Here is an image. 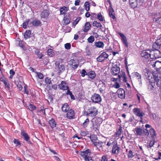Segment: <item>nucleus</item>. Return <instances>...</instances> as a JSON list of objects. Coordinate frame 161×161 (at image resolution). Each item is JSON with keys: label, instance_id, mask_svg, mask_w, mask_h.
Wrapping results in <instances>:
<instances>
[{"label": "nucleus", "instance_id": "nucleus-1", "mask_svg": "<svg viewBox=\"0 0 161 161\" xmlns=\"http://www.w3.org/2000/svg\"><path fill=\"white\" fill-rule=\"evenodd\" d=\"M97 113L98 110L95 107H91L85 112V114L86 116L91 117L95 116Z\"/></svg>", "mask_w": 161, "mask_h": 161}, {"label": "nucleus", "instance_id": "nucleus-2", "mask_svg": "<svg viewBox=\"0 0 161 161\" xmlns=\"http://www.w3.org/2000/svg\"><path fill=\"white\" fill-rule=\"evenodd\" d=\"M80 155L85 161H89L92 160L91 157V151L89 149L85 151L81 152Z\"/></svg>", "mask_w": 161, "mask_h": 161}, {"label": "nucleus", "instance_id": "nucleus-3", "mask_svg": "<svg viewBox=\"0 0 161 161\" xmlns=\"http://www.w3.org/2000/svg\"><path fill=\"white\" fill-rule=\"evenodd\" d=\"M135 130L136 132L135 134L137 136H141L144 134L146 136H148L149 135V133L146 129L137 127L135 128Z\"/></svg>", "mask_w": 161, "mask_h": 161}, {"label": "nucleus", "instance_id": "nucleus-4", "mask_svg": "<svg viewBox=\"0 0 161 161\" xmlns=\"http://www.w3.org/2000/svg\"><path fill=\"white\" fill-rule=\"evenodd\" d=\"M153 50H161V37L157 39L153 45Z\"/></svg>", "mask_w": 161, "mask_h": 161}, {"label": "nucleus", "instance_id": "nucleus-5", "mask_svg": "<svg viewBox=\"0 0 161 161\" xmlns=\"http://www.w3.org/2000/svg\"><path fill=\"white\" fill-rule=\"evenodd\" d=\"M152 16H153V21L157 23L161 24V15L159 13H152Z\"/></svg>", "mask_w": 161, "mask_h": 161}, {"label": "nucleus", "instance_id": "nucleus-6", "mask_svg": "<svg viewBox=\"0 0 161 161\" xmlns=\"http://www.w3.org/2000/svg\"><path fill=\"white\" fill-rule=\"evenodd\" d=\"M152 135H153V136H152V142H153V145H152V146L155 145L156 144V146H157V147H158L159 146V144L158 142L157 141V139L156 138V136L155 133V130L153 129L152 128Z\"/></svg>", "mask_w": 161, "mask_h": 161}, {"label": "nucleus", "instance_id": "nucleus-7", "mask_svg": "<svg viewBox=\"0 0 161 161\" xmlns=\"http://www.w3.org/2000/svg\"><path fill=\"white\" fill-rule=\"evenodd\" d=\"M154 76V80L157 85L159 87L161 88V74H158L156 76H154V73H152Z\"/></svg>", "mask_w": 161, "mask_h": 161}, {"label": "nucleus", "instance_id": "nucleus-8", "mask_svg": "<svg viewBox=\"0 0 161 161\" xmlns=\"http://www.w3.org/2000/svg\"><path fill=\"white\" fill-rule=\"evenodd\" d=\"M92 101L95 103H99L102 101L101 97L100 96L97 94H94L91 97Z\"/></svg>", "mask_w": 161, "mask_h": 161}, {"label": "nucleus", "instance_id": "nucleus-9", "mask_svg": "<svg viewBox=\"0 0 161 161\" xmlns=\"http://www.w3.org/2000/svg\"><path fill=\"white\" fill-rule=\"evenodd\" d=\"M92 122V128L93 130L96 131L99 126V123L98 122V120L97 118H93Z\"/></svg>", "mask_w": 161, "mask_h": 161}, {"label": "nucleus", "instance_id": "nucleus-10", "mask_svg": "<svg viewBox=\"0 0 161 161\" xmlns=\"http://www.w3.org/2000/svg\"><path fill=\"white\" fill-rule=\"evenodd\" d=\"M133 112L136 116L139 117L141 119H142V117L145 114L141 110L137 108L133 109Z\"/></svg>", "mask_w": 161, "mask_h": 161}, {"label": "nucleus", "instance_id": "nucleus-11", "mask_svg": "<svg viewBox=\"0 0 161 161\" xmlns=\"http://www.w3.org/2000/svg\"><path fill=\"white\" fill-rule=\"evenodd\" d=\"M41 22L40 20L37 19H35L30 22L28 27H31L32 26H37L41 25Z\"/></svg>", "mask_w": 161, "mask_h": 161}, {"label": "nucleus", "instance_id": "nucleus-12", "mask_svg": "<svg viewBox=\"0 0 161 161\" xmlns=\"http://www.w3.org/2000/svg\"><path fill=\"white\" fill-rule=\"evenodd\" d=\"M143 73L145 75L147 80L150 83V79L151 72L150 69L146 68L143 70Z\"/></svg>", "mask_w": 161, "mask_h": 161}, {"label": "nucleus", "instance_id": "nucleus-13", "mask_svg": "<svg viewBox=\"0 0 161 161\" xmlns=\"http://www.w3.org/2000/svg\"><path fill=\"white\" fill-rule=\"evenodd\" d=\"M152 65L154 69L158 71V69L161 68V61H157L153 63L152 62Z\"/></svg>", "mask_w": 161, "mask_h": 161}, {"label": "nucleus", "instance_id": "nucleus-14", "mask_svg": "<svg viewBox=\"0 0 161 161\" xmlns=\"http://www.w3.org/2000/svg\"><path fill=\"white\" fill-rule=\"evenodd\" d=\"M120 69L116 65H114L111 68V73L113 75H117L119 73Z\"/></svg>", "mask_w": 161, "mask_h": 161}, {"label": "nucleus", "instance_id": "nucleus-15", "mask_svg": "<svg viewBox=\"0 0 161 161\" xmlns=\"http://www.w3.org/2000/svg\"><path fill=\"white\" fill-rule=\"evenodd\" d=\"M117 93L118 97L121 98H125V92L124 90L122 88L119 89L117 91Z\"/></svg>", "mask_w": 161, "mask_h": 161}, {"label": "nucleus", "instance_id": "nucleus-16", "mask_svg": "<svg viewBox=\"0 0 161 161\" xmlns=\"http://www.w3.org/2000/svg\"><path fill=\"white\" fill-rule=\"evenodd\" d=\"M59 88L61 90H67L69 88L68 84L65 81H62L58 85Z\"/></svg>", "mask_w": 161, "mask_h": 161}, {"label": "nucleus", "instance_id": "nucleus-17", "mask_svg": "<svg viewBox=\"0 0 161 161\" xmlns=\"http://www.w3.org/2000/svg\"><path fill=\"white\" fill-rule=\"evenodd\" d=\"M67 117L69 119H72L74 118L75 113L74 110L70 109L66 114Z\"/></svg>", "mask_w": 161, "mask_h": 161}, {"label": "nucleus", "instance_id": "nucleus-18", "mask_svg": "<svg viewBox=\"0 0 161 161\" xmlns=\"http://www.w3.org/2000/svg\"><path fill=\"white\" fill-rule=\"evenodd\" d=\"M141 55L144 60L148 59L150 56V54H149L146 51H143L141 53Z\"/></svg>", "mask_w": 161, "mask_h": 161}, {"label": "nucleus", "instance_id": "nucleus-19", "mask_svg": "<svg viewBox=\"0 0 161 161\" xmlns=\"http://www.w3.org/2000/svg\"><path fill=\"white\" fill-rule=\"evenodd\" d=\"M49 14V11L47 9H45L41 12L40 16L41 18H46L47 17Z\"/></svg>", "mask_w": 161, "mask_h": 161}, {"label": "nucleus", "instance_id": "nucleus-20", "mask_svg": "<svg viewBox=\"0 0 161 161\" xmlns=\"http://www.w3.org/2000/svg\"><path fill=\"white\" fill-rule=\"evenodd\" d=\"M119 150V147H118L117 145H115L113 146L112 151L113 153L117 154Z\"/></svg>", "mask_w": 161, "mask_h": 161}, {"label": "nucleus", "instance_id": "nucleus-21", "mask_svg": "<svg viewBox=\"0 0 161 161\" xmlns=\"http://www.w3.org/2000/svg\"><path fill=\"white\" fill-rule=\"evenodd\" d=\"M130 4L131 7L134 8L137 6V0H129Z\"/></svg>", "mask_w": 161, "mask_h": 161}, {"label": "nucleus", "instance_id": "nucleus-22", "mask_svg": "<svg viewBox=\"0 0 161 161\" xmlns=\"http://www.w3.org/2000/svg\"><path fill=\"white\" fill-rule=\"evenodd\" d=\"M91 25L89 22H86L84 26V28L83 29V31L85 32H87L90 29Z\"/></svg>", "mask_w": 161, "mask_h": 161}, {"label": "nucleus", "instance_id": "nucleus-23", "mask_svg": "<svg viewBox=\"0 0 161 161\" xmlns=\"http://www.w3.org/2000/svg\"><path fill=\"white\" fill-rule=\"evenodd\" d=\"M93 144L95 146L97 147V148H99L102 147L103 143L102 142L98 140Z\"/></svg>", "mask_w": 161, "mask_h": 161}, {"label": "nucleus", "instance_id": "nucleus-24", "mask_svg": "<svg viewBox=\"0 0 161 161\" xmlns=\"http://www.w3.org/2000/svg\"><path fill=\"white\" fill-rule=\"evenodd\" d=\"M49 124L52 128L55 127L56 125V122L53 119H52L49 121Z\"/></svg>", "mask_w": 161, "mask_h": 161}, {"label": "nucleus", "instance_id": "nucleus-25", "mask_svg": "<svg viewBox=\"0 0 161 161\" xmlns=\"http://www.w3.org/2000/svg\"><path fill=\"white\" fill-rule=\"evenodd\" d=\"M95 45L97 47L103 48L104 47V44L102 42H95Z\"/></svg>", "mask_w": 161, "mask_h": 161}, {"label": "nucleus", "instance_id": "nucleus-26", "mask_svg": "<svg viewBox=\"0 0 161 161\" xmlns=\"http://www.w3.org/2000/svg\"><path fill=\"white\" fill-rule=\"evenodd\" d=\"M21 135L23 136L25 140L26 141H28L30 139L28 134L25 133L24 130H22L21 132Z\"/></svg>", "mask_w": 161, "mask_h": 161}, {"label": "nucleus", "instance_id": "nucleus-27", "mask_svg": "<svg viewBox=\"0 0 161 161\" xmlns=\"http://www.w3.org/2000/svg\"><path fill=\"white\" fill-rule=\"evenodd\" d=\"M90 138L93 143L98 140L97 136L94 134L91 135L90 136Z\"/></svg>", "mask_w": 161, "mask_h": 161}, {"label": "nucleus", "instance_id": "nucleus-28", "mask_svg": "<svg viewBox=\"0 0 161 161\" xmlns=\"http://www.w3.org/2000/svg\"><path fill=\"white\" fill-rule=\"evenodd\" d=\"M69 107L67 103L64 104L61 108L62 110L64 112H67L69 109Z\"/></svg>", "mask_w": 161, "mask_h": 161}, {"label": "nucleus", "instance_id": "nucleus-29", "mask_svg": "<svg viewBox=\"0 0 161 161\" xmlns=\"http://www.w3.org/2000/svg\"><path fill=\"white\" fill-rule=\"evenodd\" d=\"M93 25L94 26H96L98 28H101L102 27V25L99 22H98L97 21H94L93 23Z\"/></svg>", "mask_w": 161, "mask_h": 161}, {"label": "nucleus", "instance_id": "nucleus-30", "mask_svg": "<svg viewBox=\"0 0 161 161\" xmlns=\"http://www.w3.org/2000/svg\"><path fill=\"white\" fill-rule=\"evenodd\" d=\"M114 10L112 8L109 9V15L110 17L112 18L113 19H115V17L114 15Z\"/></svg>", "mask_w": 161, "mask_h": 161}, {"label": "nucleus", "instance_id": "nucleus-31", "mask_svg": "<svg viewBox=\"0 0 161 161\" xmlns=\"http://www.w3.org/2000/svg\"><path fill=\"white\" fill-rule=\"evenodd\" d=\"M87 75L89 76V78L92 79L94 78L96 76L95 72L93 71L89 72Z\"/></svg>", "mask_w": 161, "mask_h": 161}, {"label": "nucleus", "instance_id": "nucleus-32", "mask_svg": "<svg viewBox=\"0 0 161 161\" xmlns=\"http://www.w3.org/2000/svg\"><path fill=\"white\" fill-rule=\"evenodd\" d=\"M31 34V31H26L25 33L24 34V38L25 39H26L29 38L30 37V35Z\"/></svg>", "mask_w": 161, "mask_h": 161}, {"label": "nucleus", "instance_id": "nucleus-33", "mask_svg": "<svg viewBox=\"0 0 161 161\" xmlns=\"http://www.w3.org/2000/svg\"><path fill=\"white\" fill-rule=\"evenodd\" d=\"M67 8L64 6L60 8V12L61 14H64L67 11Z\"/></svg>", "mask_w": 161, "mask_h": 161}, {"label": "nucleus", "instance_id": "nucleus-34", "mask_svg": "<svg viewBox=\"0 0 161 161\" xmlns=\"http://www.w3.org/2000/svg\"><path fill=\"white\" fill-rule=\"evenodd\" d=\"M134 75L135 77L138 80V81L141 82V75L137 72L134 73Z\"/></svg>", "mask_w": 161, "mask_h": 161}, {"label": "nucleus", "instance_id": "nucleus-35", "mask_svg": "<svg viewBox=\"0 0 161 161\" xmlns=\"http://www.w3.org/2000/svg\"><path fill=\"white\" fill-rule=\"evenodd\" d=\"M2 81L5 87H7L8 89H9L10 88V86L8 81L6 80H2Z\"/></svg>", "mask_w": 161, "mask_h": 161}, {"label": "nucleus", "instance_id": "nucleus-36", "mask_svg": "<svg viewBox=\"0 0 161 161\" xmlns=\"http://www.w3.org/2000/svg\"><path fill=\"white\" fill-rule=\"evenodd\" d=\"M122 132V128L121 127H120L119 129V130L117 131L114 135L115 137H118L119 136L121 135Z\"/></svg>", "mask_w": 161, "mask_h": 161}, {"label": "nucleus", "instance_id": "nucleus-37", "mask_svg": "<svg viewBox=\"0 0 161 161\" xmlns=\"http://www.w3.org/2000/svg\"><path fill=\"white\" fill-rule=\"evenodd\" d=\"M30 20L29 19H26L23 23V27L24 28H26L29 25V22Z\"/></svg>", "mask_w": 161, "mask_h": 161}, {"label": "nucleus", "instance_id": "nucleus-38", "mask_svg": "<svg viewBox=\"0 0 161 161\" xmlns=\"http://www.w3.org/2000/svg\"><path fill=\"white\" fill-rule=\"evenodd\" d=\"M155 53L154 54V57L155 58H158L161 57V53L160 51H155Z\"/></svg>", "mask_w": 161, "mask_h": 161}, {"label": "nucleus", "instance_id": "nucleus-39", "mask_svg": "<svg viewBox=\"0 0 161 161\" xmlns=\"http://www.w3.org/2000/svg\"><path fill=\"white\" fill-rule=\"evenodd\" d=\"M97 18L101 21H103L104 20V17L103 16L101 13H99L98 14Z\"/></svg>", "mask_w": 161, "mask_h": 161}, {"label": "nucleus", "instance_id": "nucleus-40", "mask_svg": "<svg viewBox=\"0 0 161 161\" xmlns=\"http://www.w3.org/2000/svg\"><path fill=\"white\" fill-rule=\"evenodd\" d=\"M58 70L60 72H63L65 70V66L63 64H62L59 66L58 67Z\"/></svg>", "mask_w": 161, "mask_h": 161}, {"label": "nucleus", "instance_id": "nucleus-41", "mask_svg": "<svg viewBox=\"0 0 161 161\" xmlns=\"http://www.w3.org/2000/svg\"><path fill=\"white\" fill-rule=\"evenodd\" d=\"M13 142L15 144H16V146L18 147H20V143L18 139H14Z\"/></svg>", "mask_w": 161, "mask_h": 161}, {"label": "nucleus", "instance_id": "nucleus-42", "mask_svg": "<svg viewBox=\"0 0 161 161\" xmlns=\"http://www.w3.org/2000/svg\"><path fill=\"white\" fill-rule=\"evenodd\" d=\"M35 73L36 74V76L39 79H42L43 78V75L42 73L37 72H35Z\"/></svg>", "mask_w": 161, "mask_h": 161}, {"label": "nucleus", "instance_id": "nucleus-43", "mask_svg": "<svg viewBox=\"0 0 161 161\" xmlns=\"http://www.w3.org/2000/svg\"><path fill=\"white\" fill-rule=\"evenodd\" d=\"M127 156L129 158H132L134 156L133 152L131 150H129L128 151Z\"/></svg>", "mask_w": 161, "mask_h": 161}, {"label": "nucleus", "instance_id": "nucleus-44", "mask_svg": "<svg viewBox=\"0 0 161 161\" xmlns=\"http://www.w3.org/2000/svg\"><path fill=\"white\" fill-rule=\"evenodd\" d=\"M95 40L94 37L93 36H91L87 39L88 42L90 43H92Z\"/></svg>", "mask_w": 161, "mask_h": 161}, {"label": "nucleus", "instance_id": "nucleus-45", "mask_svg": "<svg viewBox=\"0 0 161 161\" xmlns=\"http://www.w3.org/2000/svg\"><path fill=\"white\" fill-rule=\"evenodd\" d=\"M89 123V120L88 119H87L83 123L82 126L86 128L87 126Z\"/></svg>", "mask_w": 161, "mask_h": 161}, {"label": "nucleus", "instance_id": "nucleus-46", "mask_svg": "<svg viewBox=\"0 0 161 161\" xmlns=\"http://www.w3.org/2000/svg\"><path fill=\"white\" fill-rule=\"evenodd\" d=\"M84 5L85 7L86 10L87 11H89L90 10L89 3V2H86L85 3Z\"/></svg>", "mask_w": 161, "mask_h": 161}, {"label": "nucleus", "instance_id": "nucleus-47", "mask_svg": "<svg viewBox=\"0 0 161 161\" xmlns=\"http://www.w3.org/2000/svg\"><path fill=\"white\" fill-rule=\"evenodd\" d=\"M28 108L31 111H33L35 110L36 108V107L33 105L30 104L28 106Z\"/></svg>", "mask_w": 161, "mask_h": 161}, {"label": "nucleus", "instance_id": "nucleus-48", "mask_svg": "<svg viewBox=\"0 0 161 161\" xmlns=\"http://www.w3.org/2000/svg\"><path fill=\"white\" fill-rule=\"evenodd\" d=\"M81 19V18L79 17L78 18H77L76 19L74 20L73 22V25H74L75 26L77 24H78L79 21Z\"/></svg>", "mask_w": 161, "mask_h": 161}, {"label": "nucleus", "instance_id": "nucleus-49", "mask_svg": "<svg viewBox=\"0 0 161 161\" xmlns=\"http://www.w3.org/2000/svg\"><path fill=\"white\" fill-rule=\"evenodd\" d=\"M97 60L99 62H102L104 60V58L102 56L101 54L97 58Z\"/></svg>", "mask_w": 161, "mask_h": 161}, {"label": "nucleus", "instance_id": "nucleus-50", "mask_svg": "<svg viewBox=\"0 0 161 161\" xmlns=\"http://www.w3.org/2000/svg\"><path fill=\"white\" fill-rule=\"evenodd\" d=\"M122 40L124 44H125L126 46H128L127 42L126 37L125 36L122 38Z\"/></svg>", "mask_w": 161, "mask_h": 161}, {"label": "nucleus", "instance_id": "nucleus-51", "mask_svg": "<svg viewBox=\"0 0 161 161\" xmlns=\"http://www.w3.org/2000/svg\"><path fill=\"white\" fill-rule=\"evenodd\" d=\"M80 74L82 77H84L85 75H87V72L85 69H82L80 72Z\"/></svg>", "mask_w": 161, "mask_h": 161}, {"label": "nucleus", "instance_id": "nucleus-52", "mask_svg": "<svg viewBox=\"0 0 161 161\" xmlns=\"http://www.w3.org/2000/svg\"><path fill=\"white\" fill-rule=\"evenodd\" d=\"M64 47L66 49L69 50L70 48L71 44L70 43H67L64 45Z\"/></svg>", "mask_w": 161, "mask_h": 161}, {"label": "nucleus", "instance_id": "nucleus-53", "mask_svg": "<svg viewBox=\"0 0 161 161\" xmlns=\"http://www.w3.org/2000/svg\"><path fill=\"white\" fill-rule=\"evenodd\" d=\"M45 82L46 84H47L49 85L51 83V81L50 79L48 77H47L45 79Z\"/></svg>", "mask_w": 161, "mask_h": 161}, {"label": "nucleus", "instance_id": "nucleus-54", "mask_svg": "<svg viewBox=\"0 0 161 161\" xmlns=\"http://www.w3.org/2000/svg\"><path fill=\"white\" fill-rule=\"evenodd\" d=\"M47 54L50 57L53 56L54 55V52L53 51H47Z\"/></svg>", "mask_w": 161, "mask_h": 161}, {"label": "nucleus", "instance_id": "nucleus-55", "mask_svg": "<svg viewBox=\"0 0 161 161\" xmlns=\"http://www.w3.org/2000/svg\"><path fill=\"white\" fill-rule=\"evenodd\" d=\"M78 62V60H75L74 59H71L69 61V63H71V64L73 65L74 64H75L77 62Z\"/></svg>", "mask_w": 161, "mask_h": 161}, {"label": "nucleus", "instance_id": "nucleus-56", "mask_svg": "<svg viewBox=\"0 0 161 161\" xmlns=\"http://www.w3.org/2000/svg\"><path fill=\"white\" fill-rule=\"evenodd\" d=\"M101 55L104 58V59L105 58H107L108 56V55L105 52H104L103 53H102Z\"/></svg>", "mask_w": 161, "mask_h": 161}, {"label": "nucleus", "instance_id": "nucleus-57", "mask_svg": "<svg viewBox=\"0 0 161 161\" xmlns=\"http://www.w3.org/2000/svg\"><path fill=\"white\" fill-rule=\"evenodd\" d=\"M119 84L117 82H115L113 85V87L116 88H118L120 87Z\"/></svg>", "mask_w": 161, "mask_h": 161}, {"label": "nucleus", "instance_id": "nucleus-58", "mask_svg": "<svg viewBox=\"0 0 161 161\" xmlns=\"http://www.w3.org/2000/svg\"><path fill=\"white\" fill-rule=\"evenodd\" d=\"M36 53L39 59L41 58L43 56L41 53H40L39 51H37V52H36Z\"/></svg>", "mask_w": 161, "mask_h": 161}, {"label": "nucleus", "instance_id": "nucleus-59", "mask_svg": "<svg viewBox=\"0 0 161 161\" xmlns=\"http://www.w3.org/2000/svg\"><path fill=\"white\" fill-rule=\"evenodd\" d=\"M70 22V20L69 19L66 18L64 19V23L65 25H68Z\"/></svg>", "mask_w": 161, "mask_h": 161}, {"label": "nucleus", "instance_id": "nucleus-60", "mask_svg": "<svg viewBox=\"0 0 161 161\" xmlns=\"http://www.w3.org/2000/svg\"><path fill=\"white\" fill-rule=\"evenodd\" d=\"M19 46L21 47H22L23 49H24V50L26 49H25V45H24L23 44H22V41L19 42Z\"/></svg>", "mask_w": 161, "mask_h": 161}, {"label": "nucleus", "instance_id": "nucleus-61", "mask_svg": "<svg viewBox=\"0 0 161 161\" xmlns=\"http://www.w3.org/2000/svg\"><path fill=\"white\" fill-rule=\"evenodd\" d=\"M113 142V139H111L107 143V145L108 146H110L112 144V142Z\"/></svg>", "mask_w": 161, "mask_h": 161}, {"label": "nucleus", "instance_id": "nucleus-62", "mask_svg": "<svg viewBox=\"0 0 161 161\" xmlns=\"http://www.w3.org/2000/svg\"><path fill=\"white\" fill-rule=\"evenodd\" d=\"M27 86L26 85L24 86V93L26 94L28 93V91L27 90Z\"/></svg>", "mask_w": 161, "mask_h": 161}, {"label": "nucleus", "instance_id": "nucleus-63", "mask_svg": "<svg viewBox=\"0 0 161 161\" xmlns=\"http://www.w3.org/2000/svg\"><path fill=\"white\" fill-rule=\"evenodd\" d=\"M78 62H77L76 63L74 64V65H72L73 66L72 68L74 69H76L78 67Z\"/></svg>", "mask_w": 161, "mask_h": 161}, {"label": "nucleus", "instance_id": "nucleus-64", "mask_svg": "<svg viewBox=\"0 0 161 161\" xmlns=\"http://www.w3.org/2000/svg\"><path fill=\"white\" fill-rule=\"evenodd\" d=\"M101 161H107V159L106 157L105 156H103Z\"/></svg>", "mask_w": 161, "mask_h": 161}]
</instances>
